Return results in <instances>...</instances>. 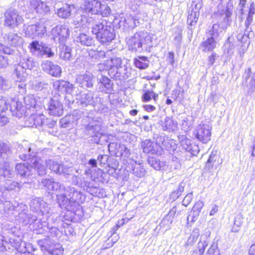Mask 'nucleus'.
I'll use <instances>...</instances> for the list:
<instances>
[{
	"label": "nucleus",
	"instance_id": "393cba45",
	"mask_svg": "<svg viewBox=\"0 0 255 255\" xmlns=\"http://www.w3.org/2000/svg\"><path fill=\"white\" fill-rule=\"evenodd\" d=\"M57 8V15L62 18H68L71 15V11L72 9H74L75 7L73 4H69L66 3H61L60 7H54Z\"/></svg>",
	"mask_w": 255,
	"mask_h": 255
},
{
	"label": "nucleus",
	"instance_id": "2f4dec72",
	"mask_svg": "<svg viewBox=\"0 0 255 255\" xmlns=\"http://www.w3.org/2000/svg\"><path fill=\"white\" fill-rule=\"evenodd\" d=\"M31 148L27 145H18L17 151L18 152L19 157L23 160H26L31 158H34V155L30 153Z\"/></svg>",
	"mask_w": 255,
	"mask_h": 255
},
{
	"label": "nucleus",
	"instance_id": "4468645a",
	"mask_svg": "<svg viewBox=\"0 0 255 255\" xmlns=\"http://www.w3.org/2000/svg\"><path fill=\"white\" fill-rule=\"evenodd\" d=\"M212 127L209 125H199L197 129L196 137L203 143H207L211 139Z\"/></svg>",
	"mask_w": 255,
	"mask_h": 255
},
{
	"label": "nucleus",
	"instance_id": "0e129e2a",
	"mask_svg": "<svg viewBox=\"0 0 255 255\" xmlns=\"http://www.w3.org/2000/svg\"><path fill=\"white\" fill-rule=\"evenodd\" d=\"M37 26L36 37H41L46 33V27L41 23H37Z\"/></svg>",
	"mask_w": 255,
	"mask_h": 255
},
{
	"label": "nucleus",
	"instance_id": "4d7b16f0",
	"mask_svg": "<svg viewBox=\"0 0 255 255\" xmlns=\"http://www.w3.org/2000/svg\"><path fill=\"white\" fill-rule=\"evenodd\" d=\"M199 235L200 231L199 229H194L187 240L188 244H192L195 243L197 241Z\"/></svg>",
	"mask_w": 255,
	"mask_h": 255
},
{
	"label": "nucleus",
	"instance_id": "7c9ffc66",
	"mask_svg": "<svg viewBox=\"0 0 255 255\" xmlns=\"http://www.w3.org/2000/svg\"><path fill=\"white\" fill-rule=\"evenodd\" d=\"M31 9H33L38 13L46 12L49 10L46 4L40 0H31L30 1Z\"/></svg>",
	"mask_w": 255,
	"mask_h": 255
},
{
	"label": "nucleus",
	"instance_id": "680f3d73",
	"mask_svg": "<svg viewBox=\"0 0 255 255\" xmlns=\"http://www.w3.org/2000/svg\"><path fill=\"white\" fill-rule=\"evenodd\" d=\"M184 186L183 185V183H180L178 185V189L172 193L171 196L172 198L173 199L178 198L184 191Z\"/></svg>",
	"mask_w": 255,
	"mask_h": 255
},
{
	"label": "nucleus",
	"instance_id": "f8f14e48",
	"mask_svg": "<svg viewBox=\"0 0 255 255\" xmlns=\"http://www.w3.org/2000/svg\"><path fill=\"white\" fill-rule=\"evenodd\" d=\"M30 46L31 52L39 57H42L45 55L47 57H52L54 56V53L50 48L46 44H40L37 41H32Z\"/></svg>",
	"mask_w": 255,
	"mask_h": 255
},
{
	"label": "nucleus",
	"instance_id": "a18cd8bd",
	"mask_svg": "<svg viewBox=\"0 0 255 255\" xmlns=\"http://www.w3.org/2000/svg\"><path fill=\"white\" fill-rule=\"evenodd\" d=\"M148 163L155 170H160L164 166V162H161L159 159L153 157L148 158Z\"/></svg>",
	"mask_w": 255,
	"mask_h": 255
},
{
	"label": "nucleus",
	"instance_id": "1a4fd4ad",
	"mask_svg": "<svg viewBox=\"0 0 255 255\" xmlns=\"http://www.w3.org/2000/svg\"><path fill=\"white\" fill-rule=\"evenodd\" d=\"M51 34L54 41L59 42L62 45L69 37L70 31L67 25H59L52 29Z\"/></svg>",
	"mask_w": 255,
	"mask_h": 255
},
{
	"label": "nucleus",
	"instance_id": "c85d7f7f",
	"mask_svg": "<svg viewBox=\"0 0 255 255\" xmlns=\"http://www.w3.org/2000/svg\"><path fill=\"white\" fill-rule=\"evenodd\" d=\"M20 206V204L17 203V205H14L5 197V199L0 203V212L10 213L13 211H18V208Z\"/></svg>",
	"mask_w": 255,
	"mask_h": 255
},
{
	"label": "nucleus",
	"instance_id": "aec40b11",
	"mask_svg": "<svg viewBox=\"0 0 255 255\" xmlns=\"http://www.w3.org/2000/svg\"><path fill=\"white\" fill-rule=\"evenodd\" d=\"M30 208L31 210L34 212L40 211L43 214L49 213L48 204L40 198L32 199L30 203Z\"/></svg>",
	"mask_w": 255,
	"mask_h": 255
},
{
	"label": "nucleus",
	"instance_id": "c756f323",
	"mask_svg": "<svg viewBox=\"0 0 255 255\" xmlns=\"http://www.w3.org/2000/svg\"><path fill=\"white\" fill-rule=\"evenodd\" d=\"M160 125L163 130L169 132L174 131L178 128L177 123L168 117H166L164 121H161Z\"/></svg>",
	"mask_w": 255,
	"mask_h": 255
},
{
	"label": "nucleus",
	"instance_id": "39448f33",
	"mask_svg": "<svg viewBox=\"0 0 255 255\" xmlns=\"http://www.w3.org/2000/svg\"><path fill=\"white\" fill-rule=\"evenodd\" d=\"M128 49L133 52H150L153 47L152 37L147 32L140 31L127 40Z\"/></svg>",
	"mask_w": 255,
	"mask_h": 255
},
{
	"label": "nucleus",
	"instance_id": "a19ab883",
	"mask_svg": "<svg viewBox=\"0 0 255 255\" xmlns=\"http://www.w3.org/2000/svg\"><path fill=\"white\" fill-rule=\"evenodd\" d=\"M60 48L61 49L59 53L60 58L65 60H70L71 58V49L64 45H61Z\"/></svg>",
	"mask_w": 255,
	"mask_h": 255
},
{
	"label": "nucleus",
	"instance_id": "f704fd0d",
	"mask_svg": "<svg viewBox=\"0 0 255 255\" xmlns=\"http://www.w3.org/2000/svg\"><path fill=\"white\" fill-rule=\"evenodd\" d=\"M20 208L22 209V211L18 213L17 220L26 225L31 222V218L28 213V210L25 205L20 203Z\"/></svg>",
	"mask_w": 255,
	"mask_h": 255
},
{
	"label": "nucleus",
	"instance_id": "9d476101",
	"mask_svg": "<svg viewBox=\"0 0 255 255\" xmlns=\"http://www.w3.org/2000/svg\"><path fill=\"white\" fill-rule=\"evenodd\" d=\"M60 95L51 98L47 104V111L49 114L54 117L61 116L63 113V105L60 100Z\"/></svg>",
	"mask_w": 255,
	"mask_h": 255
},
{
	"label": "nucleus",
	"instance_id": "cd10ccee",
	"mask_svg": "<svg viewBox=\"0 0 255 255\" xmlns=\"http://www.w3.org/2000/svg\"><path fill=\"white\" fill-rule=\"evenodd\" d=\"M22 185L19 183L11 180H6L4 182L3 186L0 189H2L4 191L5 197L7 195L8 192L14 191L15 192L20 191Z\"/></svg>",
	"mask_w": 255,
	"mask_h": 255
},
{
	"label": "nucleus",
	"instance_id": "c03bdc74",
	"mask_svg": "<svg viewBox=\"0 0 255 255\" xmlns=\"http://www.w3.org/2000/svg\"><path fill=\"white\" fill-rule=\"evenodd\" d=\"M243 216L241 214H237L234 218V226L232 231L234 233L238 232L243 224Z\"/></svg>",
	"mask_w": 255,
	"mask_h": 255
},
{
	"label": "nucleus",
	"instance_id": "8fccbe9b",
	"mask_svg": "<svg viewBox=\"0 0 255 255\" xmlns=\"http://www.w3.org/2000/svg\"><path fill=\"white\" fill-rule=\"evenodd\" d=\"M45 116L43 115H36L34 116H31L29 118L30 120L33 121V124L32 126L37 127H42L43 121Z\"/></svg>",
	"mask_w": 255,
	"mask_h": 255
},
{
	"label": "nucleus",
	"instance_id": "423d86ee",
	"mask_svg": "<svg viewBox=\"0 0 255 255\" xmlns=\"http://www.w3.org/2000/svg\"><path fill=\"white\" fill-rule=\"evenodd\" d=\"M34 67L35 62L32 58H23L19 64L14 65L13 76H16L20 81H25L27 77L25 70H31Z\"/></svg>",
	"mask_w": 255,
	"mask_h": 255
},
{
	"label": "nucleus",
	"instance_id": "774afa93",
	"mask_svg": "<svg viewBox=\"0 0 255 255\" xmlns=\"http://www.w3.org/2000/svg\"><path fill=\"white\" fill-rule=\"evenodd\" d=\"M186 151L189 152L193 155H196L199 152V149L197 145L193 144L191 146H187Z\"/></svg>",
	"mask_w": 255,
	"mask_h": 255
},
{
	"label": "nucleus",
	"instance_id": "6ab92c4d",
	"mask_svg": "<svg viewBox=\"0 0 255 255\" xmlns=\"http://www.w3.org/2000/svg\"><path fill=\"white\" fill-rule=\"evenodd\" d=\"M46 164L49 169L55 173L64 175L70 174V168L57 161L49 159L46 160Z\"/></svg>",
	"mask_w": 255,
	"mask_h": 255
},
{
	"label": "nucleus",
	"instance_id": "58836bf2",
	"mask_svg": "<svg viewBox=\"0 0 255 255\" xmlns=\"http://www.w3.org/2000/svg\"><path fill=\"white\" fill-rule=\"evenodd\" d=\"M33 174L35 171L37 172L39 175H44L46 174V169L45 166L37 161L36 158H32V160Z\"/></svg>",
	"mask_w": 255,
	"mask_h": 255
},
{
	"label": "nucleus",
	"instance_id": "412c9836",
	"mask_svg": "<svg viewBox=\"0 0 255 255\" xmlns=\"http://www.w3.org/2000/svg\"><path fill=\"white\" fill-rule=\"evenodd\" d=\"M253 15L248 14L245 21L246 29L244 33H239L237 35V39L242 43H246L248 39L250 38V35L253 32L251 28L250 27L251 24L253 22Z\"/></svg>",
	"mask_w": 255,
	"mask_h": 255
},
{
	"label": "nucleus",
	"instance_id": "f03ea898",
	"mask_svg": "<svg viewBox=\"0 0 255 255\" xmlns=\"http://www.w3.org/2000/svg\"><path fill=\"white\" fill-rule=\"evenodd\" d=\"M80 24L91 27L92 33L102 45H109L115 38L116 32L112 23L96 17L83 16L78 21Z\"/></svg>",
	"mask_w": 255,
	"mask_h": 255
},
{
	"label": "nucleus",
	"instance_id": "79ce46f5",
	"mask_svg": "<svg viewBox=\"0 0 255 255\" xmlns=\"http://www.w3.org/2000/svg\"><path fill=\"white\" fill-rule=\"evenodd\" d=\"M199 16V12H194L193 8L191 11L189 10L187 18L188 24L191 26H195L197 23Z\"/></svg>",
	"mask_w": 255,
	"mask_h": 255
},
{
	"label": "nucleus",
	"instance_id": "9b49d317",
	"mask_svg": "<svg viewBox=\"0 0 255 255\" xmlns=\"http://www.w3.org/2000/svg\"><path fill=\"white\" fill-rule=\"evenodd\" d=\"M4 16V25L10 28L17 27L23 21L22 17L15 9H8L5 13Z\"/></svg>",
	"mask_w": 255,
	"mask_h": 255
},
{
	"label": "nucleus",
	"instance_id": "5fc2aeb1",
	"mask_svg": "<svg viewBox=\"0 0 255 255\" xmlns=\"http://www.w3.org/2000/svg\"><path fill=\"white\" fill-rule=\"evenodd\" d=\"M205 255H220L218 244L215 242L213 243Z\"/></svg>",
	"mask_w": 255,
	"mask_h": 255
},
{
	"label": "nucleus",
	"instance_id": "7ed1b4c3",
	"mask_svg": "<svg viewBox=\"0 0 255 255\" xmlns=\"http://www.w3.org/2000/svg\"><path fill=\"white\" fill-rule=\"evenodd\" d=\"M121 57H114L98 65L101 72L108 71V75L115 80H125L130 76V69L124 63Z\"/></svg>",
	"mask_w": 255,
	"mask_h": 255
},
{
	"label": "nucleus",
	"instance_id": "3c124183",
	"mask_svg": "<svg viewBox=\"0 0 255 255\" xmlns=\"http://www.w3.org/2000/svg\"><path fill=\"white\" fill-rule=\"evenodd\" d=\"M11 178L14 176V172L8 166L5 165L3 167L0 168V176Z\"/></svg>",
	"mask_w": 255,
	"mask_h": 255
},
{
	"label": "nucleus",
	"instance_id": "ddd939ff",
	"mask_svg": "<svg viewBox=\"0 0 255 255\" xmlns=\"http://www.w3.org/2000/svg\"><path fill=\"white\" fill-rule=\"evenodd\" d=\"M243 78L246 81L247 94L250 95L255 91V71L253 72L251 67H248L245 70Z\"/></svg>",
	"mask_w": 255,
	"mask_h": 255
},
{
	"label": "nucleus",
	"instance_id": "f257e3e1",
	"mask_svg": "<svg viewBox=\"0 0 255 255\" xmlns=\"http://www.w3.org/2000/svg\"><path fill=\"white\" fill-rule=\"evenodd\" d=\"M41 184L49 193L53 191L57 193L56 200L59 206L67 211L74 212L85 199L82 192L76 188L65 187L53 179H42Z\"/></svg>",
	"mask_w": 255,
	"mask_h": 255
},
{
	"label": "nucleus",
	"instance_id": "4c0bfd02",
	"mask_svg": "<svg viewBox=\"0 0 255 255\" xmlns=\"http://www.w3.org/2000/svg\"><path fill=\"white\" fill-rule=\"evenodd\" d=\"M132 173L134 176L138 177H142L145 174V169L140 163L135 162L131 165Z\"/></svg>",
	"mask_w": 255,
	"mask_h": 255
},
{
	"label": "nucleus",
	"instance_id": "09e8293b",
	"mask_svg": "<svg viewBox=\"0 0 255 255\" xmlns=\"http://www.w3.org/2000/svg\"><path fill=\"white\" fill-rule=\"evenodd\" d=\"M36 28H37V24L28 25L24 28L25 34L27 36L34 38L36 37Z\"/></svg>",
	"mask_w": 255,
	"mask_h": 255
},
{
	"label": "nucleus",
	"instance_id": "338daca9",
	"mask_svg": "<svg viewBox=\"0 0 255 255\" xmlns=\"http://www.w3.org/2000/svg\"><path fill=\"white\" fill-rule=\"evenodd\" d=\"M153 95V91H146L143 93L141 97L142 101L143 102H148L151 100L152 96Z\"/></svg>",
	"mask_w": 255,
	"mask_h": 255
},
{
	"label": "nucleus",
	"instance_id": "a211bd4d",
	"mask_svg": "<svg viewBox=\"0 0 255 255\" xmlns=\"http://www.w3.org/2000/svg\"><path fill=\"white\" fill-rule=\"evenodd\" d=\"M53 89L61 93H72L74 86L69 82L65 80H56L53 83Z\"/></svg>",
	"mask_w": 255,
	"mask_h": 255
},
{
	"label": "nucleus",
	"instance_id": "6e6552de",
	"mask_svg": "<svg viewBox=\"0 0 255 255\" xmlns=\"http://www.w3.org/2000/svg\"><path fill=\"white\" fill-rule=\"evenodd\" d=\"M78 105L85 108L89 106L93 107L101 103L102 98L99 96H94L93 92H89L86 93H81L77 98Z\"/></svg>",
	"mask_w": 255,
	"mask_h": 255
},
{
	"label": "nucleus",
	"instance_id": "de8ad7c7",
	"mask_svg": "<svg viewBox=\"0 0 255 255\" xmlns=\"http://www.w3.org/2000/svg\"><path fill=\"white\" fill-rule=\"evenodd\" d=\"M23 101L27 108H35L36 101L33 95L26 96L23 98Z\"/></svg>",
	"mask_w": 255,
	"mask_h": 255
},
{
	"label": "nucleus",
	"instance_id": "37998d69",
	"mask_svg": "<svg viewBox=\"0 0 255 255\" xmlns=\"http://www.w3.org/2000/svg\"><path fill=\"white\" fill-rule=\"evenodd\" d=\"M89 56L93 60H100L105 57L106 53L103 50L91 49L88 51Z\"/></svg>",
	"mask_w": 255,
	"mask_h": 255
},
{
	"label": "nucleus",
	"instance_id": "5701e85b",
	"mask_svg": "<svg viewBox=\"0 0 255 255\" xmlns=\"http://www.w3.org/2000/svg\"><path fill=\"white\" fill-rule=\"evenodd\" d=\"M103 121L101 118H99L97 121H94L93 124H90L86 126V129L88 131V134L92 136H98L102 134V126Z\"/></svg>",
	"mask_w": 255,
	"mask_h": 255
},
{
	"label": "nucleus",
	"instance_id": "bb28decb",
	"mask_svg": "<svg viewBox=\"0 0 255 255\" xmlns=\"http://www.w3.org/2000/svg\"><path fill=\"white\" fill-rule=\"evenodd\" d=\"M221 163L219 156L212 153L206 163L205 169L210 172H213Z\"/></svg>",
	"mask_w": 255,
	"mask_h": 255
},
{
	"label": "nucleus",
	"instance_id": "49530a36",
	"mask_svg": "<svg viewBox=\"0 0 255 255\" xmlns=\"http://www.w3.org/2000/svg\"><path fill=\"white\" fill-rule=\"evenodd\" d=\"M70 122L72 127H74L77 123V121L81 118V112L79 111H75L72 114L67 115Z\"/></svg>",
	"mask_w": 255,
	"mask_h": 255
},
{
	"label": "nucleus",
	"instance_id": "dca6fc26",
	"mask_svg": "<svg viewBox=\"0 0 255 255\" xmlns=\"http://www.w3.org/2000/svg\"><path fill=\"white\" fill-rule=\"evenodd\" d=\"M42 69L53 77H59L61 74V68L50 61H44L41 64Z\"/></svg>",
	"mask_w": 255,
	"mask_h": 255
},
{
	"label": "nucleus",
	"instance_id": "0eeeda50",
	"mask_svg": "<svg viewBox=\"0 0 255 255\" xmlns=\"http://www.w3.org/2000/svg\"><path fill=\"white\" fill-rule=\"evenodd\" d=\"M80 7L86 13V14L81 16L80 20L84 16L98 18L97 15L98 14V10L100 7V2L97 0H85Z\"/></svg>",
	"mask_w": 255,
	"mask_h": 255
},
{
	"label": "nucleus",
	"instance_id": "bf43d9fd",
	"mask_svg": "<svg viewBox=\"0 0 255 255\" xmlns=\"http://www.w3.org/2000/svg\"><path fill=\"white\" fill-rule=\"evenodd\" d=\"M142 4L143 2L141 0H130L129 7L133 11H136Z\"/></svg>",
	"mask_w": 255,
	"mask_h": 255
},
{
	"label": "nucleus",
	"instance_id": "c9c22d12",
	"mask_svg": "<svg viewBox=\"0 0 255 255\" xmlns=\"http://www.w3.org/2000/svg\"><path fill=\"white\" fill-rule=\"evenodd\" d=\"M209 241L207 239L202 238L198 244V246L195 249L192 255H204L205 249L208 246Z\"/></svg>",
	"mask_w": 255,
	"mask_h": 255
},
{
	"label": "nucleus",
	"instance_id": "4be33fe9",
	"mask_svg": "<svg viewBox=\"0 0 255 255\" xmlns=\"http://www.w3.org/2000/svg\"><path fill=\"white\" fill-rule=\"evenodd\" d=\"M15 170L18 174L23 177H28L33 174V165L28 163L17 164Z\"/></svg>",
	"mask_w": 255,
	"mask_h": 255
},
{
	"label": "nucleus",
	"instance_id": "13d9d810",
	"mask_svg": "<svg viewBox=\"0 0 255 255\" xmlns=\"http://www.w3.org/2000/svg\"><path fill=\"white\" fill-rule=\"evenodd\" d=\"M111 9L107 4H102L100 2V7L98 10V14L102 15L103 16H107L110 14Z\"/></svg>",
	"mask_w": 255,
	"mask_h": 255
},
{
	"label": "nucleus",
	"instance_id": "473e14b6",
	"mask_svg": "<svg viewBox=\"0 0 255 255\" xmlns=\"http://www.w3.org/2000/svg\"><path fill=\"white\" fill-rule=\"evenodd\" d=\"M76 40L83 46H92L95 42L93 37L85 33H80Z\"/></svg>",
	"mask_w": 255,
	"mask_h": 255
},
{
	"label": "nucleus",
	"instance_id": "b1692460",
	"mask_svg": "<svg viewBox=\"0 0 255 255\" xmlns=\"http://www.w3.org/2000/svg\"><path fill=\"white\" fill-rule=\"evenodd\" d=\"M159 145L150 139H145L141 142V147L145 153L155 154L158 150Z\"/></svg>",
	"mask_w": 255,
	"mask_h": 255
},
{
	"label": "nucleus",
	"instance_id": "2eb2a0df",
	"mask_svg": "<svg viewBox=\"0 0 255 255\" xmlns=\"http://www.w3.org/2000/svg\"><path fill=\"white\" fill-rule=\"evenodd\" d=\"M77 83L79 86L84 89L93 88L95 83V79L93 75L90 72H86L84 74L78 75L76 79Z\"/></svg>",
	"mask_w": 255,
	"mask_h": 255
},
{
	"label": "nucleus",
	"instance_id": "603ef678",
	"mask_svg": "<svg viewBox=\"0 0 255 255\" xmlns=\"http://www.w3.org/2000/svg\"><path fill=\"white\" fill-rule=\"evenodd\" d=\"M56 124V121H54L52 119L47 118L45 116L44 117L42 128L43 129L46 130L47 128H53Z\"/></svg>",
	"mask_w": 255,
	"mask_h": 255
},
{
	"label": "nucleus",
	"instance_id": "a878e982",
	"mask_svg": "<svg viewBox=\"0 0 255 255\" xmlns=\"http://www.w3.org/2000/svg\"><path fill=\"white\" fill-rule=\"evenodd\" d=\"M177 211L176 206H174L170 210L167 215L161 220L160 224V227L165 231L169 230L170 228L171 225L173 222V219Z\"/></svg>",
	"mask_w": 255,
	"mask_h": 255
},
{
	"label": "nucleus",
	"instance_id": "20e7f679",
	"mask_svg": "<svg viewBox=\"0 0 255 255\" xmlns=\"http://www.w3.org/2000/svg\"><path fill=\"white\" fill-rule=\"evenodd\" d=\"M233 4L229 1L226 7L219 4L218 10L215 12L214 18L217 23L213 24L212 28L207 33V36L218 39L222 30L226 28L231 23L230 17L232 14Z\"/></svg>",
	"mask_w": 255,
	"mask_h": 255
},
{
	"label": "nucleus",
	"instance_id": "e2e57ef3",
	"mask_svg": "<svg viewBox=\"0 0 255 255\" xmlns=\"http://www.w3.org/2000/svg\"><path fill=\"white\" fill-rule=\"evenodd\" d=\"M202 6L203 4L202 0H192L191 6L189 8L190 9L191 8V9L193 8L194 12H199V10L201 9Z\"/></svg>",
	"mask_w": 255,
	"mask_h": 255
},
{
	"label": "nucleus",
	"instance_id": "69168bd1",
	"mask_svg": "<svg viewBox=\"0 0 255 255\" xmlns=\"http://www.w3.org/2000/svg\"><path fill=\"white\" fill-rule=\"evenodd\" d=\"M10 87L9 82L6 79L0 76V89L6 90Z\"/></svg>",
	"mask_w": 255,
	"mask_h": 255
},
{
	"label": "nucleus",
	"instance_id": "e433bc0d",
	"mask_svg": "<svg viewBox=\"0 0 255 255\" xmlns=\"http://www.w3.org/2000/svg\"><path fill=\"white\" fill-rule=\"evenodd\" d=\"M134 66L140 69H145L149 66L148 60L146 56H138L134 58Z\"/></svg>",
	"mask_w": 255,
	"mask_h": 255
},
{
	"label": "nucleus",
	"instance_id": "ea45409f",
	"mask_svg": "<svg viewBox=\"0 0 255 255\" xmlns=\"http://www.w3.org/2000/svg\"><path fill=\"white\" fill-rule=\"evenodd\" d=\"M10 153L9 146L4 142H0V159H7Z\"/></svg>",
	"mask_w": 255,
	"mask_h": 255
},
{
	"label": "nucleus",
	"instance_id": "6e6d98bb",
	"mask_svg": "<svg viewBox=\"0 0 255 255\" xmlns=\"http://www.w3.org/2000/svg\"><path fill=\"white\" fill-rule=\"evenodd\" d=\"M126 22L129 24V27L132 29L139 24V21L137 16H130L126 20Z\"/></svg>",
	"mask_w": 255,
	"mask_h": 255
},
{
	"label": "nucleus",
	"instance_id": "864d4df0",
	"mask_svg": "<svg viewBox=\"0 0 255 255\" xmlns=\"http://www.w3.org/2000/svg\"><path fill=\"white\" fill-rule=\"evenodd\" d=\"M173 42L177 49L180 48L182 42V32L180 29L175 32Z\"/></svg>",
	"mask_w": 255,
	"mask_h": 255
},
{
	"label": "nucleus",
	"instance_id": "f3484780",
	"mask_svg": "<svg viewBox=\"0 0 255 255\" xmlns=\"http://www.w3.org/2000/svg\"><path fill=\"white\" fill-rule=\"evenodd\" d=\"M97 79L98 89L100 92L106 94L112 93L114 84L109 78L101 75Z\"/></svg>",
	"mask_w": 255,
	"mask_h": 255
},
{
	"label": "nucleus",
	"instance_id": "72a5a7b5",
	"mask_svg": "<svg viewBox=\"0 0 255 255\" xmlns=\"http://www.w3.org/2000/svg\"><path fill=\"white\" fill-rule=\"evenodd\" d=\"M207 37V39L203 41L201 44L202 51L205 52L212 51L215 48L217 43V39L211 36Z\"/></svg>",
	"mask_w": 255,
	"mask_h": 255
},
{
	"label": "nucleus",
	"instance_id": "052dcab7",
	"mask_svg": "<svg viewBox=\"0 0 255 255\" xmlns=\"http://www.w3.org/2000/svg\"><path fill=\"white\" fill-rule=\"evenodd\" d=\"M25 81H20L17 78V83L16 84L17 86V90L18 92L21 94H24L26 93V84L24 83Z\"/></svg>",
	"mask_w": 255,
	"mask_h": 255
}]
</instances>
